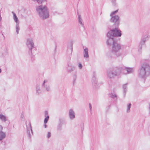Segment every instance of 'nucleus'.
<instances>
[{
  "label": "nucleus",
  "instance_id": "nucleus-5",
  "mask_svg": "<svg viewBox=\"0 0 150 150\" xmlns=\"http://www.w3.org/2000/svg\"><path fill=\"white\" fill-rule=\"evenodd\" d=\"M123 70V67H116L113 69H108L107 70V75H117L119 74Z\"/></svg>",
  "mask_w": 150,
  "mask_h": 150
},
{
  "label": "nucleus",
  "instance_id": "nucleus-8",
  "mask_svg": "<svg viewBox=\"0 0 150 150\" xmlns=\"http://www.w3.org/2000/svg\"><path fill=\"white\" fill-rule=\"evenodd\" d=\"M111 17L110 21L114 23L115 26L118 27L120 22L119 16L118 15H114Z\"/></svg>",
  "mask_w": 150,
  "mask_h": 150
},
{
  "label": "nucleus",
  "instance_id": "nucleus-6",
  "mask_svg": "<svg viewBox=\"0 0 150 150\" xmlns=\"http://www.w3.org/2000/svg\"><path fill=\"white\" fill-rule=\"evenodd\" d=\"M150 37V36L148 33H146L145 34L143 35L139 46V52L141 51L142 46L145 45V42L149 40Z\"/></svg>",
  "mask_w": 150,
  "mask_h": 150
},
{
  "label": "nucleus",
  "instance_id": "nucleus-22",
  "mask_svg": "<svg viewBox=\"0 0 150 150\" xmlns=\"http://www.w3.org/2000/svg\"><path fill=\"white\" fill-rule=\"evenodd\" d=\"M109 96L110 97L113 99L116 100L117 99V95L115 94L111 93H110Z\"/></svg>",
  "mask_w": 150,
  "mask_h": 150
},
{
  "label": "nucleus",
  "instance_id": "nucleus-34",
  "mask_svg": "<svg viewBox=\"0 0 150 150\" xmlns=\"http://www.w3.org/2000/svg\"><path fill=\"white\" fill-rule=\"evenodd\" d=\"M83 126V123H82L80 125L81 128L82 132L83 131L84 129Z\"/></svg>",
  "mask_w": 150,
  "mask_h": 150
},
{
  "label": "nucleus",
  "instance_id": "nucleus-42",
  "mask_svg": "<svg viewBox=\"0 0 150 150\" xmlns=\"http://www.w3.org/2000/svg\"><path fill=\"white\" fill-rule=\"evenodd\" d=\"M44 127L45 128H46L47 127V125L45 124L44 125Z\"/></svg>",
  "mask_w": 150,
  "mask_h": 150
},
{
  "label": "nucleus",
  "instance_id": "nucleus-19",
  "mask_svg": "<svg viewBox=\"0 0 150 150\" xmlns=\"http://www.w3.org/2000/svg\"><path fill=\"white\" fill-rule=\"evenodd\" d=\"M0 119L3 122H6L7 120V117L6 116L3 115L2 114H0Z\"/></svg>",
  "mask_w": 150,
  "mask_h": 150
},
{
  "label": "nucleus",
  "instance_id": "nucleus-4",
  "mask_svg": "<svg viewBox=\"0 0 150 150\" xmlns=\"http://www.w3.org/2000/svg\"><path fill=\"white\" fill-rule=\"evenodd\" d=\"M115 28H112L109 31L107 34V37H112L115 38L120 37L122 35L121 31L118 28V27L115 26Z\"/></svg>",
  "mask_w": 150,
  "mask_h": 150
},
{
  "label": "nucleus",
  "instance_id": "nucleus-28",
  "mask_svg": "<svg viewBox=\"0 0 150 150\" xmlns=\"http://www.w3.org/2000/svg\"><path fill=\"white\" fill-rule=\"evenodd\" d=\"M16 30L17 34H18L19 33V31L20 30L19 23L16 24Z\"/></svg>",
  "mask_w": 150,
  "mask_h": 150
},
{
  "label": "nucleus",
  "instance_id": "nucleus-1",
  "mask_svg": "<svg viewBox=\"0 0 150 150\" xmlns=\"http://www.w3.org/2000/svg\"><path fill=\"white\" fill-rule=\"evenodd\" d=\"M37 13L40 18L45 20L49 16V12L47 7L42 5H40L36 7Z\"/></svg>",
  "mask_w": 150,
  "mask_h": 150
},
{
  "label": "nucleus",
  "instance_id": "nucleus-30",
  "mask_svg": "<svg viewBox=\"0 0 150 150\" xmlns=\"http://www.w3.org/2000/svg\"><path fill=\"white\" fill-rule=\"evenodd\" d=\"M45 117L44 119V123L45 124L47 123V121L49 120V116H47V117Z\"/></svg>",
  "mask_w": 150,
  "mask_h": 150
},
{
  "label": "nucleus",
  "instance_id": "nucleus-15",
  "mask_svg": "<svg viewBox=\"0 0 150 150\" xmlns=\"http://www.w3.org/2000/svg\"><path fill=\"white\" fill-rule=\"evenodd\" d=\"M32 134H33V131L32 130V127L30 123H29V127H27V133L28 134V136L30 138H31V135L30 133V131Z\"/></svg>",
  "mask_w": 150,
  "mask_h": 150
},
{
  "label": "nucleus",
  "instance_id": "nucleus-10",
  "mask_svg": "<svg viewBox=\"0 0 150 150\" xmlns=\"http://www.w3.org/2000/svg\"><path fill=\"white\" fill-rule=\"evenodd\" d=\"M75 67L70 62L67 63L66 69L67 71L69 73H71L75 69Z\"/></svg>",
  "mask_w": 150,
  "mask_h": 150
},
{
  "label": "nucleus",
  "instance_id": "nucleus-29",
  "mask_svg": "<svg viewBox=\"0 0 150 150\" xmlns=\"http://www.w3.org/2000/svg\"><path fill=\"white\" fill-rule=\"evenodd\" d=\"M111 2L113 6H117V4L116 3V0H111Z\"/></svg>",
  "mask_w": 150,
  "mask_h": 150
},
{
  "label": "nucleus",
  "instance_id": "nucleus-32",
  "mask_svg": "<svg viewBox=\"0 0 150 150\" xmlns=\"http://www.w3.org/2000/svg\"><path fill=\"white\" fill-rule=\"evenodd\" d=\"M147 76H139L140 78L143 79L144 80V81Z\"/></svg>",
  "mask_w": 150,
  "mask_h": 150
},
{
  "label": "nucleus",
  "instance_id": "nucleus-46",
  "mask_svg": "<svg viewBox=\"0 0 150 150\" xmlns=\"http://www.w3.org/2000/svg\"><path fill=\"white\" fill-rule=\"evenodd\" d=\"M56 48V46H55V49Z\"/></svg>",
  "mask_w": 150,
  "mask_h": 150
},
{
  "label": "nucleus",
  "instance_id": "nucleus-7",
  "mask_svg": "<svg viewBox=\"0 0 150 150\" xmlns=\"http://www.w3.org/2000/svg\"><path fill=\"white\" fill-rule=\"evenodd\" d=\"M121 46L120 44L116 42L112 46V53L116 57H118L120 55L121 53L119 52V51L121 49Z\"/></svg>",
  "mask_w": 150,
  "mask_h": 150
},
{
  "label": "nucleus",
  "instance_id": "nucleus-20",
  "mask_svg": "<svg viewBox=\"0 0 150 150\" xmlns=\"http://www.w3.org/2000/svg\"><path fill=\"white\" fill-rule=\"evenodd\" d=\"M36 93L37 94H39L41 93L42 91L40 89V86L38 85H37L36 87Z\"/></svg>",
  "mask_w": 150,
  "mask_h": 150
},
{
  "label": "nucleus",
  "instance_id": "nucleus-12",
  "mask_svg": "<svg viewBox=\"0 0 150 150\" xmlns=\"http://www.w3.org/2000/svg\"><path fill=\"white\" fill-rule=\"evenodd\" d=\"M48 81L47 79H45L42 84V89L44 90L45 89L48 92L50 91H51V88L50 86H47L46 83Z\"/></svg>",
  "mask_w": 150,
  "mask_h": 150
},
{
  "label": "nucleus",
  "instance_id": "nucleus-38",
  "mask_svg": "<svg viewBox=\"0 0 150 150\" xmlns=\"http://www.w3.org/2000/svg\"><path fill=\"white\" fill-rule=\"evenodd\" d=\"M45 117H47V116H49L48 115V112L47 111H45Z\"/></svg>",
  "mask_w": 150,
  "mask_h": 150
},
{
  "label": "nucleus",
  "instance_id": "nucleus-44",
  "mask_svg": "<svg viewBox=\"0 0 150 150\" xmlns=\"http://www.w3.org/2000/svg\"><path fill=\"white\" fill-rule=\"evenodd\" d=\"M2 32V35L4 36V35H3V33H2V32Z\"/></svg>",
  "mask_w": 150,
  "mask_h": 150
},
{
  "label": "nucleus",
  "instance_id": "nucleus-40",
  "mask_svg": "<svg viewBox=\"0 0 150 150\" xmlns=\"http://www.w3.org/2000/svg\"><path fill=\"white\" fill-rule=\"evenodd\" d=\"M76 78V76H75L74 77V81H73V83L74 84V83L75 82V79Z\"/></svg>",
  "mask_w": 150,
  "mask_h": 150
},
{
  "label": "nucleus",
  "instance_id": "nucleus-31",
  "mask_svg": "<svg viewBox=\"0 0 150 150\" xmlns=\"http://www.w3.org/2000/svg\"><path fill=\"white\" fill-rule=\"evenodd\" d=\"M118 10H115V11L112 12L110 14V16H113V15L115 14L116 13H117V12H118Z\"/></svg>",
  "mask_w": 150,
  "mask_h": 150
},
{
  "label": "nucleus",
  "instance_id": "nucleus-37",
  "mask_svg": "<svg viewBox=\"0 0 150 150\" xmlns=\"http://www.w3.org/2000/svg\"><path fill=\"white\" fill-rule=\"evenodd\" d=\"M21 117L22 119H21V120H23V119H24V115L23 114V113H21Z\"/></svg>",
  "mask_w": 150,
  "mask_h": 150
},
{
  "label": "nucleus",
  "instance_id": "nucleus-33",
  "mask_svg": "<svg viewBox=\"0 0 150 150\" xmlns=\"http://www.w3.org/2000/svg\"><path fill=\"white\" fill-rule=\"evenodd\" d=\"M51 136V133L50 132H48L47 133V137L49 139L50 138Z\"/></svg>",
  "mask_w": 150,
  "mask_h": 150
},
{
  "label": "nucleus",
  "instance_id": "nucleus-43",
  "mask_svg": "<svg viewBox=\"0 0 150 150\" xmlns=\"http://www.w3.org/2000/svg\"><path fill=\"white\" fill-rule=\"evenodd\" d=\"M1 72V69H0V73Z\"/></svg>",
  "mask_w": 150,
  "mask_h": 150
},
{
  "label": "nucleus",
  "instance_id": "nucleus-45",
  "mask_svg": "<svg viewBox=\"0 0 150 150\" xmlns=\"http://www.w3.org/2000/svg\"><path fill=\"white\" fill-rule=\"evenodd\" d=\"M1 26H2V25H0V27H1Z\"/></svg>",
  "mask_w": 150,
  "mask_h": 150
},
{
  "label": "nucleus",
  "instance_id": "nucleus-26",
  "mask_svg": "<svg viewBox=\"0 0 150 150\" xmlns=\"http://www.w3.org/2000/svg\"><path fill=\"white\" fill-rule=\"evenodd\" d=\"M131 106V104L130 103L128 104L127 105V113L129 112L130 110V108Z\"/></svg>",
  "mask_w": 150,
  "mask_h": 150
},
{
  "label": "nucleus",
  "instance_id": "nucleus-11",
  "mask_svg": "<svg viewBox=\"0 0 150 150\" xmlns=\"http://www.w3.org/2000/svg\"><path fill=\"white\" fill-rule=\"evenodd\" d=\"M92 83L94 88H99V84L98 83V81L95 76H93L92 79Z\"/></svg>",
  "mask_w": 150,
  "mask_h": 150
},
{
  "label": "nucleus",
  "instance_id": "nucleus-18",
  "mask_svg": "<svg viewBox=\"0 0 150 150\" xmlns=\"http://www.w3.org/2000/svg\"><path fill=\"white\" fill-rule=\"evenodd\" d=\"M83 56L84 58H87L89 57L88 54V49L87 48H86L83 50Z\"/></svg>",
  "mask_w": 150,
  "mask_h": 150
},
{
  "label": "nucleus",
  "instance_id": "nucleus-9",
  "mask_svg": "<svg viewBox=\"0 0 150 150\" xmlns=\"http://www.w3.org/2000/svg\"><path fill=\"white\" fill-rule=\"evenodd\" d=\"M108 39L107 40L106 43L108 46H112L113 45L117 42L115 38L112 37H107Z\"/></svg>",
  "mask_w": 150,
  "mask_h": 150
},
{
  "label": "nucleus",
  "instance_id": "nucleus-25",
  "mask_svg": "<svg viewBox=\"0 0 150 150\" xmlns=\"http://www.w3.org/2000/svg\"><path fill=\"white\" fill-rule=\"evenodd\" d=\"M78 16L79 23L84 27V26L82 22V20L81 17V16L80 15H79L78 13Z\"/></svg>",
  "mask_w": 150,
  "mask_h": 150
},
{
  "label": "nucleus",
  "instance_id": "nucleus-39",
  "mask_svg": "<svg viewBox=\"0 0 150 150\" xmlns=\"http://www.w3.org/2000/svg\"><path fill=\"white\" fill-rule=\"evenodd\" d=\"M3 129V127L1 125H0V132H2V130Z\"/></svg>",
  "mask_w": 150,
  "mask_h": 150
},
{
  "label": "nucleus",
  "instance_id": "nucleus-17",
  "mask_svg": "<svg viewBox=\"0 0 150 150\" xmlns=\"http://www.w3.org/2000/svg\"><path fill=\"white\" fill-rule=\"evenodd\" d=\"M72 43H71L67 47V52L69 54L71 55L73 51Z\"/></svg>",
  "mask_w": 150,
  "mask_h": 150
},
{
  "label": "nucleus",
  "instance_id": "nucleus-27",
  "mask_svg": "<svg viewBox=\"0 0 150 150\" xmlns=\"http://www.w3.org/2000/svg\"><path fill=\"white\" fill-rule=\"evenodd\" d=\"M33 1H36L37 3L39 4H42L44 2L46 1L47 0H33Z\"/></svg>",
  "mask_w": 150,
  "mask_h": 150
},
{
  "label": "nucleus",
  "instance_id": "nucleus-36",
  "mask_svg": "<svg viewBox=\"0 0 150 150\" xmlns=\"http://www.w3.org/2000/svg\"><path fill=\"white\" fill-rule=\"evenodd\" d=\"M89 109L91 111H91L92 110V107L91 104L90 103H89Z\"/></svg>",
  "mask_w": 150,
  "mask_h": 150
},
{
  "label": "nucleus",
  "instance_id": "nucleus-35",
  "mask_svg": "<svg viewBox=\"0 0 150 150\" xmlns=\"http://www.w3.org/2000/svg\"><path fill=\"white\" fill-rule=\"evenodd\" d=\"M80 69H81L82 68V65L81 63H79L78 65Z\"/></svg>",
  "mask_w": 150,
  "mask_h": 150
},
{
  "label": "nucleus",
  "instance_id": "nucleus-21",
  "mask_svg": "<svg viewBox=\"0 0 150 150\" xmlns=\"http://www.w3.org/2000/svg\"><path fill=\"white\" fill-rule=\"evenodd\" d=\"M12 13L13 14V18L15 22L16 23H19V21L16 14L13 11H12Z\"/></svg>",
  "mask_w": 150,
  "mask_h": 150
},
{
  "label": "nucleus",
  "instance_id": "nucleus-41",
  "mask_svg": "<svg viewBox=\"0 0 150 150\" xmlns=\"http://www.w3.org/2000/svg\"><path fill=\"white\" fill-rule=\"evenodd\" d=\"M108 78H109L110 79H111L112 78H113V76H108Z\"/></svg>",
  "mask_w": 150,
  "mask_h": 150
},
{
  "label": "nucleus",
  "instance_id": "nucleus-24",
  "mask_svg": "<svg viewBox=\"0 0 150 150\" xmlns=\"http://www.w3.org/2000/svg\"><path fill=\"white\" fill-rule=\"evenodd\" d=\"M63 124V123L61 121L60 123L59 124L57 127V129L59 131H61L62 129V126Z\"/></svg>",
  "mask_w": 150,
  "mask_h": 150
},
{
  "label": "nucleus",
  "instance_id": "nucleus-16",
  "mask_svg": "<svg viewBox=\"0 0 150 150\" xmlns=\"http://www.w3.org/2000/svg\"><path fill=\"white\" fill-rule=\"evenodd\" d=\"M127 83H126L124 84L122 86V88L123 89V93L124 95V97L125 98V96L126 94L127 91Z\"/></svg>",
  "mask_w": 150,
  "mask_h": 150
},
{
  "label": "nucleus",
  "instance_id": "nucleus-23",
  "mask_svg": "<svg viewBox=\"0 0 150 150\" xmlns=\"http://www.w3.org/2000/svg\"><path fill=\"white\" fill-rule=\"evenodd\" d=\"M6 136L5 134L3 132H0V141L2 140Z\"/></svg>",
  "mask_w": 150,
  "mask_h": 150
},
{
  "label": "nucleus",
  "instance_id": "nucleus-2",
  "mask_svg": "<svg viewBox=\"0 0 150 150\" xmlns=\"http://www.w3.org/2000/svg\"><path fill=\"white\" fill-rule=\"evenodd\" d=\"M26 45L29 49L28 54L30 56L31 60L33 61L35 60V56L33 55L34 53V51L36 50V48L34 46V43L32 38L27 39Z\"/></svg>",
  "mask_w": 150,
  "mask_h": 150
},
{
  "label": "nucleus",
  "instance_id": "nucleus-14",
  "mask_svg": "<svg viewBox=\"0 0 150 150\" xmlns=\"http://www.w3.org/2000/svg\"><path fill=\"white\" fill-rule=\"evenodd\" d=\"M69 115L70 119L72 120L75 118V114L74 111L72 109L69 110Z\"/></svg>",
  "mask_w": 150,
  "mask_h": 150
},
{
  "label": "nucleus",
  "instance_id": "nucleus-13",
  "mask_svg": "<svg viewBox=\"0 0 150 150\" xmlns=\"http://www.w3.org/2000/svg\"><path fill=\"white\" fill-rule=\"evenodd\" d=\"M123 70H125L127 72V74H130L133 73L134 71V68H131L123 66Z\"/></svg>",
  "mask_w": 150,
  "mask_h": 150
},
{
  "label": "nucleus",
  "instance_id": "nucleus-3",
  "mask_svg": "<svg viewBox=\"0 0 150 150\" xmlns=\"http://www.w3.org/2000/svg\"><path fill=\"white\" fill-rule=\"evenodd\" d=\"M139 75H149L150 66L146 63H144L139 69Z\"/></svg>",
  "mask_w": 150,
  "mask_h": 150
}]
</instances>
